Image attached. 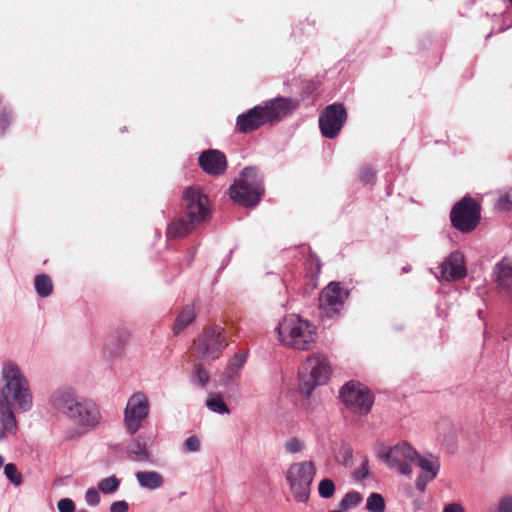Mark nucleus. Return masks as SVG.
Returning <instances> with one entry per match:
<instances>
[{
    "label": "nucleus",
    "instance_id": "f257e3e1",
    "mask_svg": "<svg viewBox=\"0 0 512 512\" xmlns=\"http://www.w3.org/2000/svg\"><path fill=\"white\" fill-rule=\"evenodd\" d=\"M1 374L4 387L0 393V423L9 434H14L17 430V422L10 407L8 394H11L14 402L23 412L32 408L33 397L28 380L16 363L4 362Z\"/></svg>",
    "mask_w": 512,
    "mask_h": 512
},
{
    "label": "nucleus",
    "instance_id": "f03ea898",
    "mask_svg": "<svg viewBox=\"0 0 512 512\" xmlns=\"http://www.w3.org/2000/svg\"><path fill=\"white\" fill-rule=\"evenodd\" d=\"M297 107L298 102L291 98L276 97L239 114L235 131L242 134L252 133L265 124H272L286 117Z\"/></svg>",
    "mask_w": 512,
    "mask_h": 512
},
{
    "label": "nucleus",
    "instance_id": "7ed1b4c3",
    "mask_svg": "<svg viewBox=\"0 0 512 512\" xmlns=\"http://www.w3.org/2000/svg\"><path fill=\"white\" fill-rule=\"evenodd\" d=\"M264 194V175L253 166L245 167L229 188L230 198L246 208L256 207Z\"/></svg>",
    "mask_w": 512,
    "mask_h": 512
},
{
    "label": "nucleus",
    "instance_id": "20e7f679",
    "mask_svg": "<svg viewBox=\"0 0 512 512\" xmlns=\"http://www.w3.org/2000/svg\"><path fill=\"white\" fill-rule=\"evenodd\" d=\"M276 331L283 345L296 350H309L315 343V326L295 314L285 316Z\"/></svg>",
    "mask_w": 512,
    "mask_h": 512
},
{
    "label": "nucleus",
    "instance_id": "39448f33",
    "mask_svg": "<svg viewBox=\"0 0 512 512\" xmlns=\"http://www.w3.org/2000/svg\"><path fill=\"white\" fill-rule=\"evenodd\" d=\"M331 371V366L323 355L316 354L307 357L298 372L300 394L310 397L317 386L327 383Z\"/></svg>",
    "mask_w": 512,
    "mask_h": 512
},
{
    "label": "nucleus",
    "instance_id": "423d86ee",
    "mask_svg": "<svg viewBox=\"0 0 512 512\" xmlns=\"http://www.w3.org/2000/svg\"><path fill=\"white\" fill-rule=\"evenodd\" d=\"M315 474L316 467L312 461L294 463L287 470L286 480L297 502L305 503L308 501Z\"/></svg>",
    "mask_w": 512,
    "mask_h": 512
},
{
    "label": "nucleus",
    "instance_id": "0eeeda50",
    "mask_svg": "<svg viewBox=\"0 0 512 512\" xmlns=\"http://www.w3.org/2000/svg\"><path fill=\"white\" fill-rule=\"evenodd\" d=\"M480 219L481 206L469 195L456 202L450 211L451 225L461 233L474 231Z\"/></svg>",
    "mask_w": 512,
    "mask_h": 512
},
{
    "label": "nucleus",
    "instance_id": "6e6552de",
    "mask_svg": "<svg viewBox=\"0 0 512 512\" xmlns=\"http://www.w3.org/2000/svg\"><path fill=\"white\" fill-rule=\"evenodd\" d=\"M194 344L198 358L203 361L219 358L228 345L225 330L218 325L205 328Z\"/></svg>",
    "mask_w": 512,
    "mask_h": 512
},
{
    "label": "nucleus",
    "instance_id": "1a4fd4ad",
    "mask_svg": "<svg viewBox=\"0 0 512 512\" xmlns=\"http://www.w3.org/2000/svg\"><path fill=\"white\" fill-rule=\"evenodd\" d=\"M339 396L345 407L358 415H367L374 404L371 391L359 382L346 383L340 389Z\"/></svg>",
    "mask_w": 512,
    "mask_h": 512
},
{
    "label": "nucleus",
    "instance_id": "9d476101",
    "mask_svg": "<svg viewBox=\"0 0 512 512\" xmlns=\"http://www.w3.org/2000/svg\"><path fill=\"white\" fill-rule=\"evenodd\" d=\"M349 291L340 282H330L319 295V307L324 317L337 318L344 307Z\"/></svg>",
    "mask_w": 512,
    "mask_h": 512
},
{
    "label": "nucleus",
    "instance_id": "9b49d317",
    "mask_svg": "<svg viewBox=\"0 0 512 512\" xmlns=\"http://www.w3.org/2000/svg\"><path fill=\"white\" fill-rule=\"evenodd\" d=\"M182 209L187 218L199 224L206 221L210 215L208 197L201 188L190 186L183 191Z\"/></svg>",
    "mask_w": 512,
    "mask_h": 512
},
{
    "label": "nucleus",
    "instance_id": "f8f14e48",
    "mask_svg": "<svg viewBox=\"0 0 512 512\" xmlns=\"http://www.w3.org/2000/svg\"><path fill=\"white\" fill-rule=\"evenodd\" d=\"M67 418L80 428L91 430L101 423L102 416L94 400L80 396Z\"/></svg>",
    "mask_w": 512,
    "mask_h": 512
},
{
    "label": "nucleus",
    "instance_id": "ddd939ff",
    "mask_svg": "<svg viewBox=\"0 0 512 512\" xmlns=\"http://www.w3.org/2000/svg\"><path fill=\"white\" fill-rule=\"evenodd\" d=\"M347 120V111L342 103L326 106L319 116V129L323 137L336 138Z\"/></svg>",
    "mask_w": 512,
    "mask_h": 512
},
{
    "label": "nucleus",
    "instance_id": "4468645a",
    "mask_svg": "<svg viewBox=\"0 0 512 512\" xmlns=\"http://www.w3.org/2000/svg\"><path fill=\"white\" fill-rule=\"evenodd\" d=\"M149 414V402L145 394H133L124 410V423L129 435H134L141 427L142 421Z\"/></svg>",
    "mask_w": 512,
    "mask_h": 512
},
{
    "label": "nucleus",
    "instance_id": "2eb2a0df",
    "mask_svg": "<svg viewBox=\"0 0 512 512\" xmlns=\"http://www.w3.org/2000/svg\"><path fill=\"white\" fill-rule=\"evenodd\" d=\"M416 450L406 441L398 443L385 452L381 458L391 469H397L402 475L412 473V462L415 458Z\"/></svg>",
    "mask_w": 512,
    "mask_h": 512
},
{
    "label": "nucleus",
    "instance_id": "dca6fc26",
    "mask_svg": "<svg viewBox=\"0 0 512 512\" xmlns=\"http://www.w3.org/2000/svg\"><path fill=\"white\" fill-rule=\"evenodd\" d=\"M440 277L447 282L463 279L466 274L464 255L460 251L451 252L440 264Z\"/></svg>",
    "mask_w": 512,
    "mask_h": 512
},
{
    "label": "nucleus",
    "instance_id": "f3484780",
    "mask_svg": "<svg viewBox=\"0 0 512 512\" xmlns=\"http://www.w3.org/2000/svg\"><path fill=\"white\" fill-rule=\"evenodd\" d=\"M200 168L207 174L219 176L227 169V159L223 152L216 149L203 151L198 158Z\"/></svg>",
    "mask_w": 512,
    "mask_h": 512
},
{
    "label": "nucleus",
    "instance_id": "a211bd4d",
    "mask_svg": "<svg viewBox=\"0 0 512 512\" xmlns=\"http://www.w3.org/2000/svg\"><path fill=\"white\" fill-rule=\"evenodd\" d=\"M493 274L499 293L512 302V260L503 258L496 263Z\"/></svg>",
    "mask_w": 512,
    "mask_h": 512
},
{
    "label": "nucleus",
    "instance_id": "6ab92c4d",
    "mask_svg": "<svg viewBox=\"0 0 512 512\" xmlns=\"http://www.w3.org/2000/svg\"><path fill=\"white\" fill-rule=\"evenodd\" d=\"M79 397L73 388L59 387L52 392L49 402L55 410L68 417Z\"/></svg>",
    "mask_w": 512,
    "mask_h": 512
},
{
    "label": "nucleus",
    "instance_id": "aec40b11",
    "mask_svg": "<svg viewBox=\"0 0 512 512\" xmlns=\"http://www.w3.org/2000/svg\"><path fill=\"white\" fill-rule=\"evenodd\" d=\"M150 437L139 434L126 449L127 458L136 462H150L151 454L148 450Z\"/></svg>",
    "mask_w": 512,
    "mask_h": 512
},
{
    "label": "nucleus",
    "instance_id": "412c9836",
    "mask_svg": "<svg viewBox=\"0 0 512 512\" xmlns=\"http://www.w3.org/2000/svg\"><path fill=\"white\" fill-rule=\"evenodd\" d=\"M197 225L199 223L192 222V219L187 218L185 215L180 216L168 224L166 237L168 240L183 238L194 230Z\"/></svg>",
    "mask_w": 512,
    "mask_h": 512
},
{
    "label": "nucleus",
    "instance_id": "4be33fe9",
    "mask_svg": "<svg viewBox=\"0 0 512 512\" xmlns=\"http://www.w3.org/2000/svg\"><path fill=\"white\" fill-rule=\"evenodd\" d=\"M138 484L148 490H156L163 486L164 478L157 471H138L135 473Z\"/></svg>",
    "mask_w": 512,
    "mask_h": 512
},
{
    "label": "nucleus",
    "instance_id": "5701e85b",
    "mask_svg": "<svg viewBox=\"0 0 512 512\" xmlns=\"http://www.w3.org/2000/svg\"><path fill=\"white\" fill-rule=\"evenodd\" d=\"M196 316L197 313L195 305H186L175 319L173 326L174 335H179L185 328H187L195 320Z\"/></svg>",
    "mask_w": 512,
    "mask_h": 512
},
{
    "label": "nucleus",
    "instance_id": "b1692460",
    "mask_svg": "<svg viewBox=\"0 0 512 512\" xmlns=\"http://www.w3.org/2000/svg\"><path fill=\"white\" fill-rule=\"evenodd\" d=\"M412 463H415L417 466H419L425 472L424 474L430 476V479L436 478L437 474L439 473L440 465L438 460L435 458H425L421 456L417 451Z\"/></svg>",
    "mask_w": 512,
    "mask_h": 512
},
{
    "label": "nucleus",
    "instance_id": "393cba45",
    "mask_svg": "<svg viewBox=\"0 0 512 512\" xmlns=\"http://www.w3.org/2000/svg\"><path fill=\"white\" fill-rule=\"evenodd\" d=\"M34 289L41 298L49 297L53 292V283L49 275L38 274L34 279Z\"/></svg>",
    "mask_w": 512,
    "mask_h": 512
},
{
    "label": "nucleus",
    "instance_id": "a878e982",
    "mask_svg": "<svg viewBox=\"0 0 512 512\" xmlns=\"http://www.w3.org/2000/svg\"><path fill=\"white\" fill-rule=\"evenodd\" d=\"M206 407L219 415L229 414L230 410L219 394L211 393L206 400Z\"/></svg>",
    "mask_w": 512,
    "mask_h": 512
},
{
    "label": "nucleus",
    "instance_id": "bb28decb",
    "mask_svg": "<svg viewBox=\"0 0 512 512\" xmlns=\"http://www.w3.org/2000/svg\"><path fill=\"white\" fill-rule=\"evenodd\" d=\"M120 479L115 475L101 479L98 482V489L104 494L114 493L119 489Z\"/></svg>",
    "mask_w": 512,
    "mask_h": 512
},
{
    "label": "nucleus",
    "instance_id": "cd10ccee",
    "mask_svg": "<svg viewBox=\"0 0 512 512\" xmlns=\"http://www.w3.org/2000/svg\"><path fill=\"white\" fill-rule=\"evenodd\" d=\"M363 500L362 495L359 492H348L344 495L342 500L339 503V507L342 510H349L358 506Z\"/></svg>",
    "mask_w": 512,
    "mask_h": 512
},
{
    "label": "nucleus",
    "instance_id": "c85d7f7f",
    "mask_svg": "<svg viewBox=\"0 0 512 512\" xmlns=\"http://www.w3.org/2000/svg\"><path fill=\"white\" fill-rule=\"evenodd\" d=\"M385 507V500L381 494L372 493L367 498L366 508L369 512H384Z\"/></svg>",
    "mask_w": 512,
    "mask_h": 512
},
{
    "label": "nucleus",
    "instance_id": "c756f323",
    "mask_svg": "<svg viewBox=\"0 0 512 512\" xmlns=\"http://www.w3.org/2000/svg\"><path fill=\"white\" fill-rule=\"evenodd\" d=\"M247 360V353H235L230 359L227 369L231 373L228 379H232V374L239 372Z\"/></svg>",
    "mask_w": 512,
    "mask_h": 512
},
{
    "label": "nucleus",
    "instance_id": "7c9ffc66",
    "mask_svg": "<svg viewBox=\"0 0 512 512\" xmlns=\"http://www.w3.org/2000/svg\"><path fill=\"white\" fill-rule=\"evenodd\" d=\"M4 474L15 486H19L23 482V476L14 463H8L4 466Z\"/></svg>",
    "mask_w": 512,
    "mask_h": 512
},
{
    "label": "nucleus",
    "instance_id": "2f4dec72",
    "mask_svg": "<svg viewBox=\"0 0 512 512\" xmlns=\"http://www.w3.org/2000/svg\"><path fill=\"white\" fill-rule=\"evenodd\" d=\"M318 492L323 499H330L335 493L334 482L329 478L322 479L318 485Z\"/></svg>",
    "mask_w": 512,
    "mask_h": 512
},
{
    "label": "nucleus",
    "instance_id": "473e14b6",
    "mask_svg": "<svg viewBox=\"0 0 512 512\" xmlns=\"http://www.w3.org/2000/svg\"><path fill=\"white\" fill-rule=\"evenodd\" d=\"M193 377L201 388H204L210 379L209 373L205 370V368L202 365L195 366Z\"/></svg>",
    "mask_w": 512,
    "mask_h": 512
},
{
    "label": "nucleus",
    "instance_id": "72a5a7b5",
    "mask_svg": "<svg viewBox=\"0 0 512 512\" xmlns=\"http://www.w3.org/2000/svg\"><path fill=\"white\" fill-rule=\"evenodd\" d=\"M486 512H512V497H503L496 506H491Z\"/></svg>",
    "mask_w": 512,
    "mask_h": 512
},
{
    "label": "nucleus",
    "instance_id": "f704fd0d",
    "mask_svg": "<svg viewBox=\"0 0 512 512\" xmlns=\"http://www.w3.org/2000/svg\"><path fill=\"white\" fill-rule=\"evenodd\" d=\"M12 118H13V115H12V111L11 110H9L7 108H4L0 112V135H4V133L6 132L7 128L11 124Z\"/></svg>",
    "mask_w": 512,
    "mask_h": 512
},
{
    "label": "nucleus",
    "instance_id": "c9c22d12",
    "mask_svg": "<svg viewBox=\"0 0 512 512\" xmlns=\"http://www.w3.org/2000/svg\"><path fill=\"white\" fill-rule=\"evenodd\" d=\"M358 178L361 183L370 184L375 179V171L370 166H363L359 171Z\"/></svg>",
    "mask_w": 512,
    "mask_h": 512
},
{
    "label": "nucleus",
    "instance_id": "e433bc0d",
    "mask_svg": "<svg viewBox=\"0 0 512 512\" xmlns=\"http://www.w3.org/2000/svg\"><path fill=\"white\" fill-rule=\"evenodd\" d=\"M304 443L297 437H292L288 439L285 443V450L289 453L295 454L299 453L303 450Z\"/></svg>",
    "mask_w": 512,
    "mask_h": 512
},
{
    "label": "nucleus",
    "instance_id": "4c0bfd02",
    "mask_svg": "<svg viewBox=\"0 0 512 512\" xmlns=\"http://www.w3.org/2000/svg\"><path fill=\"white\" fill-rule=\"evenodd\" d=\"M99 489L94 487L88 488L85 493V501L89 506H97L100 503L101 496L99 493Z\"/></svg>",
    "mask_w": 512,
    "mask_h": 512
},
{
    "label": "nucleus",
    "instance_id": "58836bf2",
    "mask_svg": "<svg viewBox=\"0 0 512 512\" xmlns=\"http://www.w3.org/2000/svg\"><path fill=\"white\" fill-rule=\"evenodd\" d=\"M369 476V465L367 457H364L361 465L354 471L353 477L356 481H362Z\"/></svg>",
    "mask_w": 512,
    "mask_h": 512
},
{
    "label": "nucleus",
    "instance_id": "ea45409f",
    "mask_svg": "<svg viewBox=\"0 0 512 512\" xmlns=\"http://www.w3.org/2000/svg\"><path fill=\"white\" fill-rule=\"evenodd\" d=\"M200 449V440L196 435L188 437L183 443V450L186 452H197Z\"/></svg>",
    "mask_w": 512,
    "mask_h": 512
},
{
    "label": "nucleus",
    "instance_id": "a19ab883",
    "mask_svg": "<svg viewBox=\"0 0 512 512\" xmlns=\"http://www.w3.org/2000/svg\"><path fill=\"white\" fill-rule=\"evenodd\" d=\"M57 508L59 512H75V504L70 498L60 499Z\"/></svg>",
    "mask_w": 512,
    "mask_h": 512
},
{
    "label": "nucleus",
    "instance_id": "79ce46f5",
    "mask_svg": "<svg viewBox=\"0 0 512 512\" xmlns=\"http://www.w3.org/2000/svg\"><path fill=\"white\" fill-rule=\"evenodd\" d=\"M129 505L125 500H118L111 504L110 512H128Z\"/></svg>",
    "mask_w": 512,
    "mask_h": 512
},
{
    "label": "nucleus",
    "instance_id": "37998d69",
    "mask_svg": "<svg viewBox=\"0 0 512 512\" xmlns=\"http://www.w3.org/2000/svg\"><path fill=\"white\" fill-rule=\"evenodd\" d=\"M433 479H430V476L429 475H426V474H421L416 482H415V486L417 488L418 491L420 492H424L425 489H426V486L428 484V482L432 481Z\"/></svg>",
    "mask_w": 512,
    "mask_h": 512
},
{
    "label": "nucleus",
    "instance_id": "c03bdc74",
    "mask_svg": "<svg viewBox=\"0 0 512 512\" xmlns=\"http://www.w3.org/2000/svg\"><path fill=\"white\" fill-rule=\"evenodd\" d=\"M308 263L310 265V268L315 270L316 274L320 273L322 264H321L320 259L317 256L310 255L309 259H308Z\"/></svg>",
    "mask_w": 512,
    "mask_h": 512
},
{
    "label": "nucleus",
    "instance_id": "a18cd8bd",
    "mask_svg": "<svg viewBox=\"0 0 512 512\" xmlns=\"http://www.w3.org/2000/svg\"><path fill=\"white\" fill-rule=\"evenodd\" d=\"M512 202L509 200L508 195L501 196L498 200L497 207L503 210H509Z\"/></svg>",
    "mask_w": 512,
    "mask_h": 512
},
{
    "label": "nucleus",
    "instance_id": "49530a36",
    "mask_svg": "<svg viewBox=\"0 0 512 512\" xmlns=\"http://www.w3.org/2000/svg\"><path fill=\"white\" fill-rule=\"evenodd\" d=\"M443 512H465L462 505L459 503H450L446 505L443 509Z\"/></svg>",
    "mask_w": 512,
    "mask_h": 512
},
{
    "label": "nucleus",
    "instance_id": "de8ad7c7",
    "mask_svg": "<svg viewBox=\"0 0 512 512\" xmlns=\"http://www.w3.org/2000/svg\"><path fill=\"white\" fill-rule=\"evenodd\" d=\"M235 249H236V247L230 249L229 253L223 258V260L221 262L220 269H224L229 264V262L231 260V257H232V254H233Z\"/></svg>",
    "mask_w": 512,
    "mask_h": 512
},
{
    "label": "nucleus",
    "instance_id": "09e8293b",
    "mask_svg": "<svg viewBox=\"0 0 512 512\" xmlns=\"http://www.w3.org/2000/svg\"><path fill=\"white\" fill-rule=\"evenodd\" d=\"M197 248H191L188 250L187 265L190 266L195 258Z\"/></svg>",
    "mask_w": 512,
    "mask_h": 512
},
{
    "label": "nucleus",
    "instance_id": "8fccbe9b",
    "mask_svg": "<svg viewBox=\"0 0 512 512\" xmlns=\"http://www.w3.org/2000/svg\"><path fill=\"white\" fill-rule=\"evenodd\" d=\"M7 434H9L8 430H6L5 427L2 426V428H0V441L5 439Z\"/></svg>",
    "mask_w": 512,
    "mask_h": 512
},
{
    "label": "nucleus",
    "instance_id": "3c124183",
    "mask_svg": "<svg viewBox=\"0 0 512 512\" xmlns=\"http://www.w3.org/2000/svg\"><path fill=\"white\" fill-rule=\"evenodd\" d=\"M410 271H411V266H409V265H406V266H404V267L402 268V272H403V273H408V272H410Z\"/></svg>",
    "mask_w": 512,
    "mask_h": 512
},
{
    "label": "nucleus",
    "instance_id": "603ef678",
    "mask_svg": "<svg viewBox=\"0 0 512 512\" xmlns=\"http://www.w3.org/2000/svg\"><path fill=\"white\" fill-rule=\"evenodd\" d=\"M4 464V457L2 455H0V468L3 466Z\"/></svg>",
    "mask_w": 512,
    "mask_h": 512
},
{
    "label": "nucleus",
    "instance_id": "864d4df0",
    "mask_svg": "<svg viewBox=\"0 0 512 512\" xmlns=\"http://www.w3.org/2000/svg\"><path fill=\"white\" fill-rule=\"evenodd\" d=\"M430 271H431V273H433V274L436 276V279H439V276H438V275H436V274L433 272V270H432V269H430Z\"/></svg>",
    "mask_w": 512,
    "mask_h": 512
},
{
    "label": "nucleus",
    "instance_id": "5fc2aeb1",
    "mask_svg": "<svg viewBox=\"0 0 512 512\" xmlns=\"http://www.w3.org/2000/svg\"><path fill=\"white\" fill-rule=\"evenodd\" d=\"M77 512H87V511H86V510H79V511H77Z\"/></svg>",
    "mask_w": 512,
    "mask_h": 512
},
{
    "label": "nucleus",
    "instance_id": "6e6d98bb",
    "mask_svg": "<svg viewBox=\"0 0 512 512\" xmlns=\"http://www.w3.org/2000/svg\"><path fill=\"white\" fill-rule=\"evenodd\" d=\"M509 1H510V2H511V4H512V0H509Z\"/></svg>",
    "mask_w": 512,
    "mask_h": 512
}]
</instances>
